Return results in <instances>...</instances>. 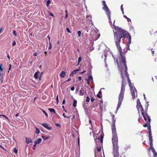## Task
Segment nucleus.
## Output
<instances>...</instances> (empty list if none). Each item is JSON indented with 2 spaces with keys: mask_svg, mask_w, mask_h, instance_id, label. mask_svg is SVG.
<instances>
[{
  "mask_svg": "<svg viewBox=\"0 0 157 157\" xmlns=\"http://www.w3.org/2000/svg\"><path fill=\"white\" fill-rule=\"evenodd\" d=\"M121 67H119V66H117L119 69L121 71V75L122 79L121 90L118 96L117 108L120 107L124 98L125 86L127 84V80L129 84L132 98L134 99L135 98L136 95V96H137V90L134 85L132 83L129 78V75L127 72L128 67L126 63L121 64Z\"/></svg>",
  "mask_w": 157,
  "mask_h": 157,
  "instance_id": "f257e3e1",
  "label": "nucleus"
},
{
  "mask_svg": "<svg viewBox=\"0 0 157 157\" xmlns=\"http://www.w3.org/2000/svg\"><path fill=\"white\" fill-rule=\"evenodd\" d=\"M116 32L114 34L115 42L119 52L120 56L116 59L117 66L121 67V64L126 63V57L120 45V42L122 38L126 37L128 32L121 28L117 27L115 28Z\"/></svg>",
  "mask_w": 157,
  "mask_h": 157,
  "instance_id": "f03ea898",
  "label": "nucleus"
},
{
  "mask_svg": "<svg viewBox=\"0 0 157 157\" xmlns=\"http://www.w3.org/2000/svg\"><path fill=\"white\" fill-rule=\"evenodd\" d=\"M112 119L113 123L112 125V143L113 145V151L112 154L113 157H125L124 155H123V153L119 155V146H118V138L117 134L116 132L115 127V116L114 115H112Z\"/></svg>",
  "mask_w": 157,
  "mask_h": 157,
  "instance_id": "7ed1b4c3",
  "label": "nucleus"
},
{
  "mask_svg": "<svg viewBox=\"0 0 157 157\" xmlns=\"http://www.w3.org/2000/svg\"><path fill=\"white\" fill-rule=\"evenodd\" d=\"M148 104L147 102L145 105V110H144L141 104L140 100L138 99L137 100L136 107L139 113V110H140L141 112V114L143 115L144 119L146 121L151 122V119L150 117L149 116L147 113Z\"/></svg>",
  "mask_w": 157,
  "mask_h": 157,
  "instance_id": "20e7f679",
  "label": "nucleus"
},
{
  "mask_svg": "<svg viewBox=\"0 0 157 157\" xmlns=\"http://www.w3.org/2000/svg\"><path fill=\"white\" fill-rule=\"evenodd\" d=\"M102 4L103 5V9L104 10L106 14L108 17V19L110 21V15L111 11L109 9L108 7L107 6L105 2V1H102Z\"/></svg>",
  "mask_w": 157,
  "mask_h": 157,
  "instance_id": "39448f33",
  "label": "nucleus"
},
{
  "mask_svg": "<svg viewBox=\"0 0 157 157\" xmlns=\"http://www.w3.org/2000/svg\"><path fill=\"white\" fill-rule=\"evenodd\" d=\"M103 136L101 135L100 136V142L97 144L96 148L97 149V151L99 152L101 150V147L102 145L103 141Z\"/></svg>",
  "mask_w": 157,
  "mask_h": 157,
  "instance_id": "423d86ee",
  "label": "nucleus"
},
{
  "mask_svg": "<svg viewBox=\"0 0 157 157\" xmlns=\"http://www.w3.org/2000/svg\"><path fill=\"white\" fill-rule=\"evenodd\" d=\"M148 130V137L150 143H152L153 142V139L152 138V136L151 132V128L150 127L147 128Z\"/></svg>",
  "mask_w": 157,
  "mask_h": 157,
  "instance_id": "0eeeda50",
  "label": "nucleus"
},
{
  "mask_svg": "<svg viewBox=\"0 0 157 157\" xmlns=\"http://www.w3.org/2000/svg\"><path fill=\"white\" fill-rule=\"evenodd\" d=\"M95 142L96 143L100 142V137L99 135H96L94 136Z\"/></svg>",
  "mask_w": 157,
  "mask_h": 157,
  "instance_id": "6e6552de",
  "label": "nucleus"
},
{
  "mask_svg": "<svg viewBox=\"0 0 157 157\" xmlns=\"http://www.w3.org/2000/svg\"><path fill=\"white\" fill-rule=\"evenodd\" d=\"M45 128L48 129V130H51L52 129V127H49L48 125L46 123H43L41 124Z\"/></svg>",
  "mask_w": 157,
  "mask_h": 157,
  "instance_id": "1a4fd4ad",
  "label": "nucleus"
},
{
  "mask_svg": "<svg viewBox=\"0 0 157 157\" xmlns=\"http://www.w3.org/2000/svg\"><path fill=\"white\" fill-rule=\"evenodd\" d=\"M124 38H128V41L127 42L129 44H130L131 42V37L130 34L128 33V35L126 37H124Z\"/></svg>",
  "mask_w": 157,
  "mask_h": 157,
  "instance_id": "9d476101",
  "label": "nucleus"
},
{
  "mask_svg": "<svg viewBox=\"0 0 157 157\" xmlns=\"http://www.w3.org/2000/svg\"><path fill=\"white\" fill-rule=\"evenodd\" d=\"M149 145H150V147L149 148L151 150L153 153H154L156 151H155V149H154V148L153 147L152 142L151 144V143H150Z\"/></svg>",
  "mask_w": 157,
  "mask_h": 157,
  "instance_id": "9b49d317",
  "label": "nucleus"
},
{
  "mask_svg": "<svg viewBox=\"0 0 157 157\" xmlns=\"http://www.w3.org/2000/svg\"><path fill=\"white\" fill-rule=\"evenodd\" d=\"M25 140H26V143L27 144H29V143H31L32 142V140L30 138L26 137L25 138Z\"/></svg>",
  "mask_w": 157,
  "mask_h": 157,
  "instance_id": "f8f14e48",
  "label": "nucleus"
},
{
  "mask_svg": "<svg viewBox=\"0 0 157 157\" xmlns=\"http://www.w3.org/2000/svg\"><path fill=\"white\" fill-rule=\"evenodd\" d=\"M65 71H62L60 74V76L61 78H64L65 77Z\"/></svg>",
  "mask_w": 157,
  "mask_h": 157,
  "instance_id": "ddd939ff",
  "label": "nucleus"
},
{
  "mask_svg": "<svg viewBox=\"0 0 157 157\" xmlns=\"http://www.w3.org/2000/svg\"><path fill=\"white\" fill-rule=\"evenodd\" d=\"M146 123L143 125V126L144 127H147V128L149 127H151L150 123V122H149L147 121H146Z\"/></svg>",
  "mask_w": 157,
  "mask_h": 157,
  "instance_id": "4468645a",
  "label": "nucleus"
},
{
  "mask_svg": "<svg viewBox=\"0 0 157 157\" xmlns=\"http://www.w3.org/2000/svg\"><path fill=\"white\" fill-rule=\"evenodd\" d=\"M80 70H74L70 74V76H73L74 74H75L77 73V72Z\"/></svg>",
  "mask_w": 157,
  "mask_h": 157,
  "instance_id": "2eb2a0df",
  "label": "nucleus"
},
{
  "mask_svg": "<svg viewBox=\"0 0 157 157\" xmlns=\"http://www.w3.org/2000/svg\"><path fill=\"white\" fill-rule=\"evenodd\" d=\"M152 37L153 39H157V31L154 33Z\"/></svg>",
  "mask_w": 157,
  "mask_h": 157,
  "instance_id": "dca6fc26",
  "label": "nucleus"
},
{
  "mask_svg": "<svg viewBox=\"0 0 157 157\" xmlns=\"http://www.w3.org/2000/svg\"><path fill=\"white\" fill-rule=\"evenodd\" d=\"M39 73V71H37L36 72L34 75V77L36 79H37L38 78V74Z\"/></svg>",
  "mask_w": 157,
  "mask_h": 157,
  "instance_id": "f3484780",
  "label": "nucleus"
},
{
  "mask_svg": "<svg viewBox=\"0 0 157 157\" xmlns=\"http://www.w3.org/2000/svg\"><path fill=\"white\" fill-rule=\"evenodd\" d=\"M41 141V139L40 138H38L37 140L35 141V142L36 143V144H39Z\"/></svg>",
  "mask_w": 157,
  "mask_h": 157,
  "instance_id": "a211bd4d",
  "label": "nucleus"
},
{
  "mask_svg": "<svg viewBox=\"0 0 157 157\" xmlns=\"http://www.w3.org/2000/svg\"><path fill=\"white\" fill-rule=\"evenodd\" d=\"M79 94L80 95L83 96L84 94V91L83 90H81L79 91Z\"/></svg>",
  "mask_w": 157,
  "mask_h": 157,
  "instance_id": "6ab92c4d",
  "label": "nucleus"
},
{
  "mask_svg": "<svg viewBox=\"0 0 157 157\" xmlns=\"http://www.w3.org/2000/svg\"><path fill=\"white\" fill-rule=\"evenodd\" d=\"M48 110L50 112H53L54 113L56 114V111L55 109L53 108H49Z\"/></svg>",
  "mask_w": 157,
  "mask_h": 157,
  "instance_id": "aec40b11",
  "label": "nucleus"
},
{
  "mask_svg": "<svg viewBox=\"0 0 157 157\" xmlns=\"http://www.w3.org/2000/svg\"><path fill=\"white\" fill-rule=\"evenodd\" d=\"M77 101L76 100H74L73 101V106L74 107H75L76 106Z\"/></svg>",
  "mask_w": 157,
  "mask_h": 157,
  "instance_id": "412c9836",
  "label": "nucleus"
},
{
  "mask_svg": "<svg viewBox=\"0 0 157 157\" xmlns=\"http://www.w3.org/2000/svg\"><path fill=\"white\" fill-rule=\"evenodd\" d=\"M2 64H1L0 65V71H2L3 70V68L2 67ZM2 75V73L0 72V77H1V76Z\"/></svg>",
  "mask_w": 157,
  "mask_h": 157,
  "instance_id": "4be33fe9",
  "label": "nucleus"
},
{
  "mask_svg": "<svg viewBox=\"0 0 157 157\" xmlns=\"http://www.w3.org/2000/svg\"><path fill=\"white\" fill-rule=\"evenodd\" d=\"M35 128H36V134H39L40 132V131L36 127Z\"/></svg>",
  "mask_w": 157,
  "mask_h": 157,
  "instance_id": "5701e85b",
  "label": "nucleus"
},
{
  "mask_svg": "<svg viewBox=\"0 0 157 157\" xmlns=\"http://www.w3.org/2000/svg\"><path fill=\"white\" fill-rule=\"evenodd\" d=\"M41 137L44 139V140H46L48 138V136L46 137L44 136H42Z\"/></svg>",
  "mask_w": 157,
  "mask_h": 157,
  "instance_id": "b1692460",
  "label": "nucleus"
},
{
  "mask_svg": "<svg viewBox=\"0 0 157 157\" xmlns=\"http://www.w3.org/2000/svg\"><path fill=\"white\" fill-rule=\"evenodd\" d=\"M88 80L91 81L93 80V78L92 76L90 75L89 76L88 78Z\"/></svg>",
  "mask_w": 157,
  "mask_h": 157,
  "instance_id": "393cba45",
  "label": "nucleus"
},
{
  "mask_svg": "<svg viewBox=\"0 0 157 157\" xmlns=\"http://www.w3.org/2000/svg\"><path fill=\"white\" fill-rule=\"evenodd\" d=\"M51 3V1L49 0H48L47 1V2L46 6L48 7L49 6V4Z\"/></svg>",
  "mask_w": 157,
  "mask_h": 157,
  "instance_id": "a878e982",
  "label": "nucleus"
},
{
  "mask_svg": "<svg viewBox=\"0 0 157 157\" xmlns=\"http://www.w3.org/2000/svg\"><path fill=\"white\" fill-rule=\"evenodd\" d=\"M42 112L44 113L45 114V115L47 117H48V114L44 110L42 109Z\"/></svg>",
  "mask_w": 157,
  "mask_h": 157,
  "instance_id": "bb28decb",
  "label": "nucleus"
},
{
  "mask_svg": "<svg viewBox=\"0 0 157 157\" xmlns=\"http://www.w3.org/2000/svg\"><path fill=\"white\" fill-rule=\"evenodd\" d=\"M90 100V98L89 97L87 96L86 97V101L87 102H89Z\"/></svg>",
  "mask_w": 157,
  "mask_h": 157,
  "instance_id": "cd10ccee",
  "label": "nucleus"
},
{
  "mask_svg": "<svg viewBox=\"0 0 157 157\" xmlns=\"http://www.w3.org/2000/svg\"><path fill=\"white\" fill-rule=\"evenodd\" d=\"M0 78V82L1 83H2L3 82L2 74V75L1 76Z\"/></svg>",
  "mask_w": 157,
  "mask_h": 157,
  "instance_id": "c85d7f7f",
  "label": "nucleus"
},
{
  "mask_svg": "<svg viewBox=\"0 0 157 157\" xmlns=\"http://www.w3.org/2000/svg\"><path fill=\"white\" fill-rule=\"evenodd\" d=\"M13 151L16 154H17V153L18 150L16 148H14L13 149Z\"/></svg>",
  "mask_w": 157,
  "mask_h": 157,
  "instance_id": "c756f323",
  "label": "nucleus"
},
{
  "mask_svg": "<svg viewBox=\"0 0 157 157\" xmlns=\"http://www.w3.org/2000/svg\"><path fill=\"white\" fill-rule=\"evenodd\" d=\"M82 60V58L80 57H79L78 59V64Z\"/></svg>",
  "mask_w": 157,
  "mask_h": 157,
  "instance_id": "7c9ffc66",
  "label": "nucleus"
},
{
  "mask_svg": "<svg viewBox=\"0 0 157 157\" xmlns=\"http://www.w3.org/2000/svg\"><path fill=\"white\" fill-rule=\"evenodd\" d=\"M77 34L78 35V37H80L81 36V32L80 31H78L77 32Z\"/></svg>",
  "mask_w": 157,
  "mask_h": 157,
  "instance_id": "2f4dec72",
  "label": "nucleus"
},
{
  "mask_svg": "<svg viewBox=\"0 0 157 157\" xmlns=\"http://www.w3.org/2000/svg\"><path fill=\"white\" fill-rule=\"evenodd\" d=\"M0 147L4 150L6 151V150L4 148V147L2 145V144H1V145H0Z\"/></svg>",
  "mask_w": 157,
  "mask_h": 157,
  "instance_id": "473e14b6",
  "label": "nucleus"
},
{
  "mask_svg": "<svg viewBox=\"0 0 157 157\" xmlns=\"http://www.w3.org/2000/svg\"><path fill=\"white\" fill-rule=\"evenodd\" d=\"M13 35H14L15 36H17L15 30H13Z\"/></svg>",
  "mask_w": 157,
  "mask_h": 157,
  "instance_id": "72a5a7b5",
  "label": "nucleus"
},
{
  "mask_svg": "<svg viewBox=\"0 0 157 157\" xmlns=\"http://www.w3.org/2000/svg\"><path fill=\"white\" fill-rule=\"evenodd\" d=\"M123 5H122L121 6V10L122 12V13L123 14H124V11H123Z\"/></svg>",
  "mask_w": 157,
  "mask_h": 157,
  "instance_id": "f704fd0d",
  "label": "nucleus"
},
{
  "mask_svg": "<svg viewBox=\"0 0 157 157\" xmlns=\"http://www.w3.org/2000/svg\"><path fill=\"white\" fill-rule=\"evenodd\" d=\"M59 102V100L58 99V95L56 97V103L57 104H58V102Z\"/></svg>",
  "mask_w": 157,
  "mask_h": 157,
  "instance_id": "c9c22d12",
  "label": "nucleus"
},
{
  "mask_svg": "<svg viewBox=\"0 0 157 157\" xmlns=\"http://www.w3.org/2000/svg\"><path fill=\"white\" fill-rule=\"evenodd\" d=\"M16 42L15 41H13V42H12V45L13 46H14L16 45Z\"/></svg>",
  "mask_w": 157,
  "mask_h": 157,
  "instance_id": "e433bc0d",
  "label": "nucleus"
},
{
  "mask_svg": "<svg viewBox=\"0 0 157 157\" xmlns=\"http://www.w3.org/2000/svg\"><path fill=\"white\" fill-rule=\"evenodd\" d=\"M66 29L67 32L69 33H71V31H70V29L68 28H66Z\"/></svg>",
  "mask_w": 157,
  "mask_h": 157,
  "instance_id": "4c0bfd02",
  "label": "nucleus"
},
{
  "mask_svg": "<svg viewBox=\"0 0 157 157\" xmlns=\"http://www.w3.org/2000/svg\"><path fill=\"white\" fill-rule=\"evenodd\" d=\"M95 100V99L94 98L91 97V101L92 102H93Z\"/></svg>",
  "mask_w": 157,
  "mask_h": 157,
  "instance_id": "58836bf2",
  "label": "nucleus"
},
{
  "mask_svg": "<svg viewBox=\"0 0 157 157\" xmlns=\"http://www.w3.org/2000/svg\"><path fill=\"white\" fill-rule=\"evenodd\" d=\"M1 116L3 117L6 118L8 119V117L4 115H0V117H1Z\"/></svg>",
  "mask_w": 157,
  "mask_h": 157,
  "instance_id": "ea45409f",
  "label": "nucleus"
},
{
  "mask_svg": "<svg viewBox=\"0 0 157 157\" xmlns=\"http://www.w3.org/2000/svg\"><path fill=\"white\" fill-rule=\"evenodd\" d=\"M153 49L152 48H151V52H152V56H153L154 55V53H155V51H154L153 50Z\"/></svg>",
  "mask_w": 157,
  "mask_h": 157,
  "instance_id": "a19ab883",
  "label": "nucleus"
},
{
  "mask_svg": "<svg viewBox=\"0 0 157 157\" xmlns=\"http://www.w3.org/2000/svg\"><path fill=\"white\" fill-rule=\"evenodd\" d=\"M63 116L65 117V118H69V117H67L66 116H65V114L64 113H63Z\"/></svg>",
  "mask_w": 157,
  "mask_h": 157,
  "instance_id": "79ce46f5",
  "label": "nucleus"
},
{
  "mask_svg": "<svg viewBox=\"0 0 157 157\" xmlns=\"http://www.w3.org/2000/svg\"><path fill=\"white\" fill-rule=\"evenodd\" d=\"M52 47V44H51V43H49V47L48 48V49H51Z\"/></svg>",
  "mask_w": 157,
  "mask_h": 157,
  "instance_id": "37998d69",
  "label": "nucleus"
},
{
  "mask_svg": "<svg viewBox=\"0 0 157 157\" xmlns=\"http://www.w3.org/2000/svg\"><path fill=\"white\" fill-rule=\"evenodd\" d=\"M55 125L56 126L58 127H60V125L59 124H58V123H56L55 124Z\"/></svg>",
  "mask_w": 157,
  "mask_h": 157,
  "instance_id": "c03bdc74",
  "label": "nucleus"
},
{
  "mask_svg": "<svg viewBox=\"0 0 157 157\" xmlns=\"http://www.w3.org/2000/svg\"><path fill=\"white\" fill-rule=\"evenodd\" d=\"M97 96L98 98H101V96L99 94H97Z\"/></svg>",
  "mask_w": 157,
  "mask_h": 157,
  "instance_id": "a18cd8bd",
  "label": "nucleus"
},
{
  "mask_svg": "<svg viewBox=\"0 0 157 157\" xmlns=\"http://www.w3.org/2000/svg\"><path fill=\"white\" fill-rule=\"evenodd\" d=\"M153 153L154 154V157H156V156H157V154L156 152H155L154 153Z\"/></svg>",
  "mask_w": 157,
  "mask_h": 157,
  "instance_id": "49530a36",
  "label": "nucleus"
},
{
  "mask_svg": "<svg viewBox=\"0 0 157 157\" xmlns=\"http://www.w3.org/2000/svg\"><path fill=\"white\" fill-rule=\"evenodd\" d=\"M71 80V79L70 78H68V79H67V80H66V81H65V82H67L70 81Z\"/></svg>",
  "mask_w": 157,
  "mask_h": 157,
  "instance_id": "de8ad7c7",
  "label": "nucleus"
},
{
  "mask_svg": "<svg viewBox=\"0 0 157 157\" xmlns=\"http://www.w3.org/2000/svg\"><path fill=\"white\" fill-rule=\"evenodd\" d=\"M78 79L79 81H81L82 80V78L80 76L78 77Z\"/></svg>",
  "mask_w": 157,
  "mask_h": 157,
  "instance_id": "09e8293b",
  "label": "nucleus"
},
{
  "mask_svg": "<svg viewBox=\"0 0 157 157\" xmlns=\"http://www.w3.org/2000/svg\"><path fill=\"white\" fill-rule=\"evenodd\" d=\"M127 21L128 22H131V20L130 19L128 18L127 19Z\"/></svg>",
  "mask_w": 157,
  "mask_h": 157,
  "instance_id": "8fccbe9b",
  "label": "nucleus"
},
{
  "mask_svg": "<svg viewBox=\"0 0 157 157\" xmlns=\"http://www.w3.org/2000/svg\"><path fill=\"white\" fill-rule=\"evenodd\" d=\"M71 90L73 91L75 89L74 87L73 86V87H71Z\"/></svg>",
  "mask_w": 157,
  "mask_h": 157,
  "instance_id": "3c124183",
  "label": "nucleus"
},
{
  "mask_svg": "<svg viewBox=\"0 0 157 157\" xmlns=\"http://www.w3.org/2000/svg\"><path fill=\"white\" fill-rule=\"evenodd\" d=\"M68 14H66V15H65V18L66 19L68 17Z\"/></svg>",
  "mask_w": 157,
  "mask_h": 157,
  "instance_id": "603ef678",
  "label": "nucleus"
},
{
  "mask_svg": "<svg viewBox=\"0 0 157 157\" xmlns=\"http://www.w3.org/2000/svg\"><path fill=\"white\" fill-rule=\"evenodd\" d=\"M86 71H83L82 72L80 73L82 74H83V73H85L86 72Z\"/></svg>",
  "mask_w": 157,
  "mask_h": 157,
  "instance_id": "864d4df0",
  "label": "nucleus"
},
{
  "mask_svg": "<svg viewBox=\"0 0 157 157\" xmlns=\"http://www.w3.org/2000/svg\"><path fill=\"white\" fill-rule=\"evenodd\" d=\"M86 80L87 81V83L88 84H90V81L88 80V79H87Z\"/></svg>",
  "mask_w": 157,
  "mask_h": 157,
  "instance_id": "5fc2aeb1",
  "label": "nucleus"
},
{
  "mask_svg": "<svg viewBox=\"0 0 157 157\" xmlns=\"http://www.w3.org/2000/svg\"><path fill=\"white\" fill-rule=\"evenodd\" d=\"M50 14V16H52V17H54V15H53V14L51 13Z\"/></svg>",
  "mask_w": 157,
  "mask_h": 157,
  "instance_id": "6e6d98bb",
  "label": "nucleus"
},
{
  "mask_svg": "<svg viewBox=\"0 0 157 157\" xmlns=\"http://www.w3.org/2000/svg\"><path fill=\"white\" fill-rule=\"evenodd\" d=\"M65 100L64 99L63 101L62 104H64L65 103Z\"/></svg>",
  "mask_w": 157,
  "mask_h": 157,
  "instance_id": "4d7b16f0",
  "label": "nucleus"
},
{
  "mask_svg": "<svg viewBox=\"0 0 157 157\" xmlns=\"http://www.w3.org/2000/svg\"><path fill=\"white\" fill-rule=\"evenodd\" d=\"M36 144V143L35 142H34V145H33V147H35L36 146V144Z\"/></svg>",
  "mask_w": 157,
  "mask_h": 157,
  "instance_id": "13d9d810",
  "label": "nucleus"
},
{
  "mask_svg": "<svg viewBox=\"0 0 157 157\" xmlns=\"http://www.w3.org/2000/svg\"><path fill=\"white\" fill-rule=\"evenodd\" d=\"M124 17L125 18H126V19H127L128 18V17L125 15H124Z\"/></svg>",
  "mask_w": 157,
  "mask_h": 157,
  "instance_id": "bf43d9fd",
  "label": "nucleus"
},
{
  "mask_svg": "<svg viewBox=\"0 0 157 157\" xmlns=\"http://www.w3.org/2000/svg\"><path fill=\"white\" fill-rule=\"evenodd\" d=\"M33 55L35 56H37V54H36V53H35L34 54H33Z\"/></svg>",
  "mask_w": 157,
  "mask_h": 157,
  "instance_id": "052dcab7",
  "label": "nucleus"
},
{
  "mask_svg": "<svg viewBox=\"0 0 157 157\" xmlns=\"http://www.w3.org/2000/svg\"><path fill=\"white\" fill-rule=\"evenodd\" d=\"M19 113H17L15 115V117H17L19 116Z\"/></svg>",
  "mask_w": 157,
  "mask_h": 157,
  "instance_id": "680f3d73",
  "label": "nucleus"
},
{
  "mask_svg": "<svg viewBox=\"0 0 157 157\" xmlns=\"http://www.w3.org/2000/svg\"><path fill=\"white\" fill-rule=\"evenodd\" d=\"M98 94H101V91H100L99 92H98Z\"/></svg>",
  "mask_w": 157,
  "mask_h": 157,
  "instance_id": "e2e57ef3",
  "label": "nucleus"
},
{
  "mask_svg": "<svg viewBox=\"0 0 157 157\" xmlns=\"http://www.w3.org/2000/svg\"><path fill=\"white\" fill-rule=\"evenodd\" d=\"M7 57L9 59H10V57L9 56V54H7Z\"/></svg>",
  "mask_w": 157,
  "mask_h": 157,
  "instance_id": "0e129e2a",
  "label": "nucleus"
},
{
  "mask_svg": "<svg viewBox=\"0 0 157 157\" xmlns=\"http://www.w3.org/2000/svg\"><path fill=\"white\" fill-rule=\"evenodd\" d=\"M65 13H66V14H68V11L67 10H66V11H65Z\"/></svg>",
  "mask_w": 157,
  "mask_h": 157,
  "instance_id": "69168bd1",
  "label": "nucleus"
},
{
  "mask_svg": "<svg viewBox=\"0 0 157 157\" xmlns=\"http://www.w3.org/2000/svg\"><path fill=\"white\" fill-rule=\"evenodd\" d=\"M10 68H11V65L10 64V68H9V70H10Z\"/></svg>",
  "mask_w": 157,
  "mask_h": 157,
  "instance_id": "338daca9",
  "label": "nucleus"
},
{
  "mask_svg": "<svg viewBox=\"0 0 157 157\" xmlns=\"http://www.w3.org/2000/svg\"><path fill=\"white\" fill-rule=\"evenodd\" d=\"M57 43L58 44H59V41H58V42H57Z\"/></svg>",
  "mask_w": 157,
  "mask_h": 157,
  "instance_id": "774afa93",
  "label": "nucleus"
}]
</instances>
